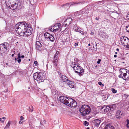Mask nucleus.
Wrapping results in <instances>:
<instances>
[{"label":"nucleus","instance_id":"obj_28","mask_svg":"<svg viewBox=\"0 0 129 129\" xmlns=\"http://www.w3.org/2000/svg\"><path fill=\"white\" fill-rule=\"evenodd\" d=\"M125 123L126 124V126L128 128H129V120L127 119L126 120V121L125 122Z\"/></svg>","mask_w":129,"mask_h":129},{"label":"nucleus","instance_id":"obj_25","mask_svg":"<svg viewBox=\"0 0 129 129\" xmlns=\"http://www.w3.org/2000/svg\"><path fill=\"white\" fill-rule=\"evenodd\" d=\"M85 3V2L84 1H82L80 2H75L74 3L73 2V4H72L71 5H73L75 4H79L80 5H82L83 4H84Z\"/></svg>","mask_w":129,"mask_h":129},{"label":"nucleus","instance_id":"obj_55","mask_svg":"<svg viewBox=\"0 0 129 129\" xmlns=\"http://www.w3.org/2000/svg\"><path fill=\"white\" fill-rule=\"evenodd\" d=\"M24 55H22L21 56V58H24Z\"/></svg>","mask_w":129,"mask_h":129},{"label":"nucleus","instance_id":"obj_29","mask_svg":"<svg viewBox=\"0 0 129 129\" xmlns=\"http://www.w3.org/2000/svg\"><path fill=\"white\" fill-rule=\"evenodd\" d=\"M49 39L50 40V41H53L55 39L54 37H53V36L52 35H51Z\"/></svg>","mask_w":129,"mask_h":129},{"label":"nucleus","instance_id":"obj_33","mask_svg":"<svg viewBox=\"0 0 129 129\" xmlns=\"http://www.w3.org/2000/svg\"><path fill=\"white\" fill-rule=\"evenodd\" d=\"M29 110L30 112H32L33 111L34 108L32 106H31V108L30 107H29Z\"/></svg>","mask_w":129,"mask_h":129},{"label":"nucleus","instance_id":"obj_15","mask_svg":"<svg viewBox=\"0 0 129 129\" xmlns=\"http://www.w3.org/2000/svg\"><path fill=\"white\" fill-rule=\"evenodd\" d=\"M69 81L67 82L66 83L71 88H73L74 87L75 85V83L72 81H71L69 80L68 81Z\"/></svg>","mask_w":129,"mask_h":129},{"label":"nucleus","instance_id":"obj_37","mask_svg":"<svg viewBox=\"0 0 129 129\" xmlns=\"http://www.w3.org/2000/svg\"><path fill=\"white\" fill-rule=\"evenodd\" d=\"M57 91L54 90H53V91L52 92L53 94L54 95H56V94H57Z\"/></svg>","mask_w":129,"mask_h":129},{"label":"nucleus","instance_id":"obj_4","mask_svg":"<svg viewBox=\"0 0 129 129\" xmlns=\"http://www.w3.org/2000/svg\"><path fill=\"white\" fill-rule=\"evenodd\" d=\"M33 77L35 80H36L39 83L43 82L45 80L44 76L41 72L35 73L34 74Z\"/></svg>","mask_w":129,"mask_h":129},{"label":"nucleus","instance_id":"obj_64","mask_svg":"<svg viewBox=\"0 0 129 129\" xmlns=\"http://www.w3.org/2000/svg\"><path fill=\"white\" fill-rule=\"evenodd\" d=\"M14 54H12V55H11L12 56V57H13V56H14Z\"/></svg>","mask_w":129,"mask_h":129},{"label":"nucleus","instance_id":"obj_34","mask_svg":"<svg viewBox=\"0 0 129 129\" xmlns=\"http://www.w3.org/2000/svg\"><path fill=\"white\" fill-rule=\"evenodd\" d=\"M74 28H75V31L76 32L78 31V27L76 25H75L74 26Z\"/></svg>","mask_w":129,"mask_h":129},{"label":"nucleus","instance_id":"obj_43","mask_svg":"<svg viewBox=\"0 0 129 129\" xmlns=\"http://www.w3.org/2000/svg\"><path fill=\"white\" fill-rule=\"evenodd\" d=\"M58 74L59 75V76L60 77L61 76H62L63 75L62 74L60 73V72H59L58 73Z\"/></svg>","mask_w":129,"mask_h":129},{"label":"nucleus","instance_id":"obj_62","mask_svg":"<svg viewBox=\"0 0 129 129\" xmlns=\"http://www.w3.org/2000/svg\"><path fill=\"white\" fill-rule=\"evenodd\" d=\"M116 50L117 51H119V49L118 48H117L116 49Z\"/></svg>","mask_w":129,"mask_h":129},{"label":"nucleus","instance_id":"obj_8","mask_svg":"<svg viewBox=\"0 0 129 129\" xmlns=\"http://www.w3.org/2000/svg\"><path fill=\"white\" fill-rule=\"evenodd\" d=\"M68 98L65 96H61L59 97V100L61 102L66 105L67 104L68 101V100H66V99H67Z\"/></svg>","mask_w":129,"mask_h":129},{"label":"nucleus","instance_id":"obj_56","mask_svg":"<svg viewBox=\"0 0 129 129\" xmlns=\"http://www.w3.org/2000/svg\"><path fill=\"white\" fill-rule=\"evenodd\" d=\"M99 18L97 17H96L95 19L96 20H99Z\"/></svg>","mask_w":129,"mask_h":129},{"label":"nucleus","instance_id":"obj_23","mask_svg":"<svg viewBox=\"0 0 129 129\" xmlns=\"http://www.w3.org/2000/svg\"><path fill=\"white\" fill-rule=\"evenodd\" d=\"M67 99H68V101L67 102V104L66 105H67L68 104H73V103H74V101H75L71 98H70L69 99L68 98Z\"/></svg>","mask_w":129,"mask_h":129},{"label":"nucleus","instance_id":"obj_42","mask_svg":"<svg viewBox=\"0 0 129 129\" xmlns=\"http://www.w3.org/2000/svg\"><path fill=\"white\" fill-rule=\"evenodd\" d=\"M70 3H67L63 5L64 6H67L68 7H69Z\"/></svg>","mask_w":129,"mask_h":129},{"label":"nucleus","instance_id":"obj_7","mask_svg":"<svg viewBox=\"0 0 129 129\" xmlns=\"http://www.w3.org/2000/svg\"><path fill=\"white\" fill-rule=\"evenodd\" d=\"M79 65L77 66V67L75 68L74 67V70L75 71V72L76 73L79 74V75L81 76L82 75L84 72V70Z\"/></svg>","mask_w":129,"mask_h":129},{"label":"nucleus","instance_id":"obj_17","mask_svg":"<svg viewBox=\"0 0 129 129\" xmlns=\"http://www.w3.org/2000/svg\"><path fill=\"white\" fill-rule=\"evenodd\" d=\"M119 71V72L123 74L126 73H129V70L124 68L120 69Z\"/></svg>","mask_w":129,"mask_h":129},{"label":"nucleus","instance_id":"obj_1","mask_svg":"<svg viewBox=\"0 0 129 129\" xmlns=\"http://www.w3.org/2000/svg\"><path fill=\"white\" fill-rule=\"evenodd\" d=\"M15 29L16 32L22 36L28 37L32 33L33 28L25 21L19 22L16 24Z\"/></svg>","mask_w":129,"mask_h":129},{"label":"nucleus","instance_id":"obj_19","mask_svg":"<svg viewBox=\"0 0 129 129\" xmlns=\"http://www.w3.org/2000/svg\"><path fill=\"white\" fill-rule=\"evenodd\" d=\"M123 79L127 80L129 79V73H126L123 74Z\"/></svg>","mask_w":129,"mask_h":129},{"label":"nucleus","instance_id":"obj_32","mask_svg":"<svg viewBox=\"0 0 129 129\" xmlns=\"http://www.w3.org/2000/svg\"><path fill=\"white\" fill-rule=\"evenodd\" d=\"M58 51L56 52L54 56V57L58 58Z\"/></svg>","mask_w":129,"mask_h":129},{"label":"nucleus","instance_id":"obj_9","mask_svg":"<svg viewBox=\"0 0 129 129\" xmlns=\"http://www.w3.org/2000/svg\"><path fill=\"white\" fill-rule=\"evenodd\" d=\"M110 108L109 105H104L101 108V110L104 113H105L110 110Z\"/></svg>","mask_w":129,"mask_h":129},{"label":"nucleus","instance_id":"obj_35","mask_svg":"<svg viewBox=\"0 0 129 129\" xmlns=\"http://www.w3.org/2000/svg\"><path fill=\"white\" fill-rule=\"evenodd\" d=\"M84 124L86 126H88L89 124V123L86 121H84Z\"/></svg>","mask_w":129,"mask_h":129},{"label":"nucleus","instance_id":"obj_51","mask_svg":"<svg viewBox=\"0 0 129 129\" xmlns=\"http://www.w3.org/2000/svg\"><path fill=\"white\" fill-rule=\"evenodd\" d=\"M124 96L126 98H127L128 97V95L126 94H124Z\"/></svg>","mask_w":129,"mask_h":129},{"label":"nucleus","instance_id":"obj_3","mask_svg":"<svg viewBox=\"0 0 129 129\" xmlns=\"http://www.w3.org/2000/svg\"><path fill=\"white\" fill-rule=\"evenodd\" d=\"M9 44L7 43H4L0 44V54L3 56L7 51H9L10 48Z\"/></svg>","mask_w":129,"mask_h":129},{"label":"nucleus","instance_id":"obj_61","mask_svg":"<svg viewBox=\"0 0 129 129\" xmlns=\"http://www.w3.org/2000/svg\"><path fill=\"white\" fill-rule=\"evenodd\" d=\"M94 33H93V32H92L91 33V35H92Z\"/></svg>","mask_w":129,"mask_h":129},{"label":"nucleus","instance_id":"obj_54","mask_svg":"<svg viewBox=\"0 0 129 129\" xmlns=\"http://www.w3.org/2000/svg\"><path fill=\"white\" fill-rule=\"evenodd\" d=\"M22 123H23V122H22L20 121H19V124H22Z\"/></svg>","mask_w":129,"mask_h":129},{"label":"nucleus","instance_id":"obj_52","mask_svg":"<svg viewBox=\"0 0 129 129\" xmlns=\"http://www.w3.org/2000/svg\"><path fill=\"white\" fill-rule=\"evenodd\" d=\"M34 63L36 65H37V64L38 63V62H37V61H35L34 62Z\"/></svg>","mask_w":129,"mask_h":129},{"label":"nucleus","instance_id":"obj_40","mask_svg":"<svg viewBox=\"0 0 129 129\" xmlns=\"http://www.w3.org/2000/svg\"><path fill=\"white\" fill-rule=\"evenodd\" d=\"M21 58V56L20 53H19L18 54V57H17V59H20Z\"/></svg>","mask_w":129,"mask_h":129},{"label":"nucleus","instance_id":"obj_11","mask_svg":"<svg viewBox=\"0 0 129 129\" xmlns=\"http://www.w3.org/2000/svg\"><path fill=\"white\" fill-rule=\"evenodd\" d=\"M36 49L37 50L40 51L42 50V45L41 43L39 41H37L36 42Z\"/></svg>","mask_w":129,"mask_h":129},{"label":"nucleus","instance_id":"obj_21","mask_svg":"<svg viewBox=\"0 0 129 129\" xmlns=\"http://www.w3.org/2000/svg\"><path fill=\"white\" fill-rule=\"evenodd\" d=\"M110 108V110L111 111H113L116 108V105L115 104L110 105L109 106Z\"/></svg>","mask_w":129,"mask_h":129},{"label":"nucleus","instance_id":"obj_36","mask_svg":"<svg viewBox=\"0 0 129 129\" xmlns=\"http://www.w3.org/2000/svg\"><path fill=\"white\" fill-rule=\"evenodd\" d=\"M73 69L74 70V68H76L77 67V64L75 63L74 62H73Z\"/></svg>","mask_w":129,"mask_h":129},{"label":"nucleus","instance_id":"obj_5","mask_svg":"<svg viewBox=\"0 0 129 129\" xmlns=\"http://www.w3.org/2000/svg\"><path fill=\"white\" fill-rule=\"evenodd\" d=\"M22 3L21 0H18L13 2L11 5V6L13 8V10L19 9L22 8Z\"/></svg>","mask_w":129,"mask_h":129},{"label":"nucleus","instance_id":"obj_38","mask_svg":"<svg viewBox=\"0 0 129 129\" xmlns=\"http://www.w3.org/2000/svg\"><path fill=\"white\" fill-rule=\"evenodd\" d=\"M119 78H122L123 79L124 78L123 76V74L121 73L120 74L119 76Z\"/></svg>","mask_w":129,"mask_h":129},{"label":"nucleus","instance_id":"obj_30","mask_svg":"<svg viewBox=\"0 0 129 129\" xmlns=\"http://www.w3.org/2000/svg\"><path fill=\"white\" fill-rule=\"evenodd\" d=\"M11 124V122L10 121H9L8 123L6 125L5 127V129H7L10 126Z\"/></svg>","mask_w":129,"mask_h":129},{"label":"nucleus","instance_id":"obj_20","mask_svg":"<svg viewBox=\"0 0 129 129\" xmlns=\"http://www.w3.org/2000/svg\"><path fill=\"white\" fill-rule=\"evenodd\" d=\"M57 26H58V28H56V29H55V27L56 26H51L49 28V30L52 31H56L58 30V25H57Z\"/></svg>","mask_w":129,"mask_h":129},{"label":"nucleus","instance_id":"obj_53","mask_svg":"<svg viewBox=\"0 0 129 129\" xmlns=\"http://www.w3.org/2000/svg\"><path fill=\"white\" fill-rule=\"evenodd\" d=\"M78 45V43H75V46H77Z\"/></svg>","mask_w":129,"mask_h":129},{"label":"nucleus","instance_id":"obj_27","mask_svg":"<svg viewBox=\"0 0 129 129\" xmlns=\"http://www.w3.org/2000/svg\"><path fill=\"white\" fill-rule=\"evenodd\" d=\"M51 35L48 32H46L44 34V36L46 38H49Z\"/></svg>","mask_w":129,"mask_h":129},{"label":"nucleus","instance_id":"obj_57","mask_svg":"<svg viewBox=\"0 0 129 129\" xmlns=\"http://www.w3.org/2000/svg\"><path fill=\"white\" fill-rule=\"evenodd\" d=\"M15 99H14L13 100V101H12V102H13V103H14L15 102Z\"/></svg>","mask_w":129,"mask_h":129},{"label":"nucleus","instance_id":"obj_46","mask_svg":"<svg viewBox=\"0 0 129 129\" xmlns=\"http://www.w3.org/2000/svg\"><path fill=\"white\" fill-rule=\"evenodd\" d=\"M101 61V60L100 59H99L98 61L97 62V63L98 64L100 63Z\"/></svg>","mask_w":129,"mask_h":129},{"label":"nucleus","instance_id":"obj_24","mask_svg":"<svg viewBox=\"0 0 129 129\" xmlns=\"http://www.w3.org/2000/svg\"><path fill=\"white\" fill-rule=\"evenodd\" d=\"M109 96V95L108 93L104 94L102 95L103 99V100H106Z\"/></svg>","mask_w":129,"mask_h":129},{"label":"nucleus","instance_id":"obj_44","mask_svg":"<svg viewBox=\"0 0 129 129\" xmlns=\"http://www.w3.org/2000/svg\"><path fill=\"white\" fill-rule=\"evenodd\" d=\"M80 33L82 35H84V32L83 31L80 30Z\"/></svg>","mask_w":129,"mask_h":129},{"label":"nucleus","instance_id":"obj_39","mask_svg":"<svg viewBox=\"0 0 129 129\" xmlns=\"http://www.w3.org/2000/svg\"><path fill=\"white\" fill-rule=\"evenodd\" d=\"M112 92L113 93H115L117 92V90H115V89L114 88H112Z\"/></svg>","mask_w":129,"mask_h":129},{"label":"nucleus","instance_id":"obj_49","mask_svg":"<svg viewBox=\"0 0 129 129\" xmlns=\"http://www.w3.org/2000/svg\"><path fill=\"white\" fill-rule=\"evenodd\" d=\"M2 119L1 118H0V121H1L2 123H4V120H2Z\"/></svg>","mask_w":129,"mask_h":129},{"label":"nucleus","instance_id":"obj_16","mask_svg":"<svg viewBox=\"0 0 129 129\" xmlns=\"http://www.w3.org/2000/svg\"><path fill=\"white\" fill-rule=\"evenodd\" d=\"M58 58H53V59L52 61V62L54 66L55 67L57 66V65L58 64Z\"/></svg>","mask_w":129,"mask_h":129},{"label":"nucleus","instance_id":"obj_31","mask_svg":"<svg viewBox=\"0 0 129 129\" xmlns=\"http://www.w3.org/2000/svg\"><path fill=\"white\" fill-rule=\"evenodd\" d=\"M125 29L127 32L129 33V24L126 26Z\"/></svg>","mask_w":129,"mask_h":129},{"label":"nucleus","instance_id":"obj_58","mask_svg":"<svg viewBox=\"0 0 129 129\" xmlns=\"http://www.w3.org/2000/svg\"><path fill=\"white\" fill-rule=\"evenodd\" d=\"M17 58H15V62H16V61L17 60Z\"/></svg>","mask_w":129,"mask_h":129},{"label":"nucleus","instance_id":"obj_48","mask_svg":"<svg viewBox=\"0 0 129 129\" xmlns=\"http://www.w3.org/2000/svg\"><path fill=\"white\" fill-rule=\"evenodd\" d=\"M23 119H24V118L23 116H21L20 117V120H23Z\"/></svg>","mask_w":129,"mask_h":129},{"label":"nucleus","instance_id":"obj_60","mask_svg":"<svg viewBox=\"0 0 129 129\" xmlns=\"http://www.w3.org/2000/svg\"><path fill=\"white\" fill-rule=\"evenodd\" d=\"M117 57V56L116 55H114V57Z\"/></svg>","mask_w":129,"mask_h":129},{"label":"nucleus","instance_id":"obj_18","mask_svg":"<svg viewBox=\"0 0 129 129\" xmlns=\"http://www.w3.org/2000/svg\"><path fill=\"white\" fill-rule=\"evenodd\" d=\"M105 129H115L113 126L111 125L110 123H108L106 125L104 128Z\"/></svg>","mask_w":129,"mask_h":129},{"label":"nucleus","instance_id":"obj_2","mask_svg":"<svg viewBox=\"0 0 129 129\" xmlns=\"http://www.w3.org/2000/svg\"><path fill=\"white\" fill-rule=\"evenodd\" d=\"M79 111L81 115L85 116L89 113L91 111V109L89 106L84 105L81 106Z\"/></svg>","mask_w":129,"mask_h":129},{"label":"nucleus","instance_id":"obj_45","mask_svg":"<svg viewBox=\"0 0 129 129\" xmlns=\"http://www.w3.org/2000/svg\"><path fill=\"white\" fill-rule=\"evenodd\" d=\"M21 59H18V60H17V62H18V63H20L21 62Z\"/></svg>","mask_w":129,"mask_h":129},{"label":"nucleus","instance_id":"obj_14","mask_svg":"<svg viewBox=\"0 0 129 129\" xmlns=\"http://www.w3.org/2000/svg\"><path fill=\"white\" fill-rule=\"evenodd\" d=\"M72 20V19L71 18H69L65 20L64 22V23H66L65 24V26L66 27V25L68 26L71 23Z\"/></svg>","mask_w":129,"mask_h":129},{"label":"nucleus","instance_id":"obj_13","mask_svg":"<svg viewBox=\"0 0 129 129\" xmlns=\"http://www.w3.org/2000/svg\"><path fill=\"white\" fill-rule=\"evenodd\" d=\"M123 112H121L120 110H119L117 111L116 112L115 115L116 118L120 119L121 118V116L122 115Z\"/></svg>","mask_w":129,"mask_h":129},{"label":"nucleus","instance_id":"obj_41","mask_svg":"<svg viewBox=\"0 0 129 129\" xmlns=\"http://www.w3.org/2000/svg\"><path fill=\"white\" fill-rule=\"evenodd\" d=\"M98 84L99 85H100L102 87L104 86V85L103 84L102 82H98Z\"/></svg>","mask_w":129,"mask_h":129},{"label":"nucleus","instance_id":"obj_6","mask_svg":"<svg viewBox=\"0 0 129 129\" xmlns=\"http://www.w3.org/2000/svg\"><path fill=\"white\" fill-rule=\"evenodd\" d=\"M122 44L126 48H129V39L127 37L122 36L120 38Z\"/></svg>","mask_w":129,"mask_h":129},{"label":"nucleus","instance_id":"obj_22","mask_svg":"<svg viewBox=\"0 0 129 129\" xmlns=\"http://www.w3.org/2000/svg\"><path fill=\"white\" fill-rule=\"evenodd\" d=\"M77 105L76 102L75 101H74V103H73V104H68L67 106L71 108H74L77 106Z\"/></svg>","mask_w":129,"mask_h":129},{"label":"nucleus","instance_id":"obj_50","mask_svg":"<svg viewBox=\"0 0 129 129\" xmlns=\"http://www.w3.org/2000/svg\"><path fill=\"white\" fill-rule=\"evenodd\" d=\"M127 17L128 18V19H129V12L128 13L127 15Z\"/></svg>","mask_w":129,"mask_h":129},{"label":"nucleus","instance_id":"obj_47","mask_svg":"<svg viewBox=\"0 0 129 129\" xmlns=\"http://www.w3.org/2000/svg\"><path fill=\"white\" fill-rule=\"evenodd\" d=\"M80 13L81 14H84L85 12L84 11H80Z\"/></svg>","mask_w":129,"mask_h":129},{"label":"nucleus","instance_id":"obj_63","mask_svg":"<svg viewBox=\"0 0 129 129\" xmlns=\"http://www.w3.org/2000/svg\"><path fill=\"white\" fill-rule=\"evenodd\" d=\"M3 119H6V117H3Z\"/></svg>","mask_w":129,"mask_h":129},{"label":"nucleus","instance_id":"obj_12","mask_svg":"<svg viewBox=\"0 0 129 129\" xmlns=\"http://www.w3.org/2000/svg\"><path fill=\"white\" fill-rule=\"evenodd\" d=\"M60 80L62 82H65L66 83L69 81V80L68 78L66 76L63 75L60 77Z\"/></svg>","mask_w":129,"mask_h":129},{"label":"nucleus","instance_id":"obj_59","mask_svg":"<svg viewBox=\"0 0 129 129\" xmlns=\"http://www.w3.org/2000/svg\"><path fill=\"white\" fill-rule=\"evenodd\" d=\"M73 63H72L71 64V66L72 68H73Z\"/></svg>","mask_w":129,"mask_h":129},{"label":"nucleus","instance_id":"obj_10","mask_svg":"<svg viewBox=\"0 0 129 129\" xmlns=\"http://www.w3.org/2000/svg\"><path fill=\"white\" fill-rule=\"evenodd\" d=\"M92 122L94 125L98 127L99 126L101 122V121L98 119H96L93 120Z\"/></svg>","mask_w":129,"mask_h":129},{"label":"nucleus","instance_id":"obj_26","mask_svg":"<svg viewBox=\"0 0 129 129\" xmlns=\"http://www.w3.org/2000/svg\"><path fill=\"white\" fill-rule=\"evenodd\" d=\"M105 1H101L96 2V4L98 5H101L104 4V3Z\"/></svg>","mask_w":129,"mask_h":129}]
</instances>
